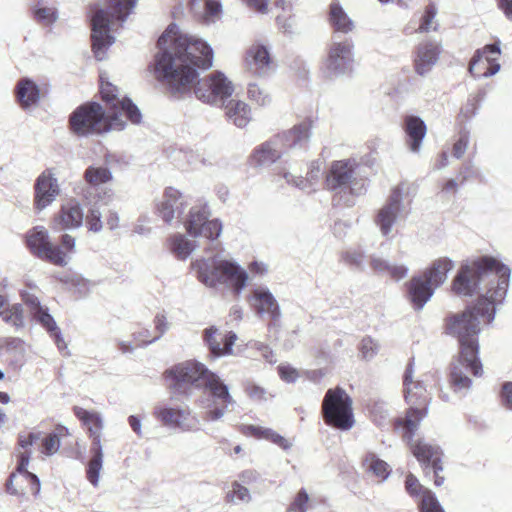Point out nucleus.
Here are the masks:
<instances>
[{
	"label": "nucleus",
	"mask_w": 512,
	"mask_h": 512,
	"mask_svg": "<svg viewBox=\"0 0 512 512\" xmlns=\"http://www.w3.org/2000/svg\"><path fill=\"white\" fill-rule=\"evenodd\" d=\"M359 349L362 357L370 360L378 353L379 345L371 337H365L362 339Z\"/></svg>",
	"instance_id": "obj_54"
},
{
	"label": "nucleus",
	"mask_w": 512,
	"mask_h": 512,
	"mask_svg": "<svg viewBox=\"0 0 512 512\" xmlns=\"http://www.w3.org/2000/svg\"><path fill=\"white\" fill-rule=\"evenodd\" d=\"M101 217L102 215L99 208L95 204L92 205L86 215V226L89 231L98 233L102 230L103 223Z\"/></svg>",
	"instance_id": "obj_47"
},
{
	"label": "nucleus",
	"mask_w": 512,
	"mask_h": 512,
	"mask_svg": "<svg viewBox=\"0 0 512 512\" xmlns=\"http://www.w3.org/2000/svg\"><path fill=\"white\" fill-rule=\"evenodd\" d=\"M108 115L109 117H118L121 120H123L122 116L125 115L133 124H139L142 119L140 110L128 97L122 98L118 105L108 112Z\"/></svg>",
	"instance_id": "obj_38"
},
{
	"label": "nucleus",
	"mask_w": 512,
	"mask_h": 512,
	"mask_svg": "<svg viewBox=\"0 0 512 512\" xmlns=\"http://www.w3.org/2000/svg\"><path fill=\"white\" fill-rule=\"evenodd\" d=\"M236 497L238 500L248 503L251 501V495L249 490L241 485L238 481H234L232 483V490L227 494V498H233Z\"/></svg>",
	"instance_id": "obj_55"
},
{
	"label": "nucleus",
	"mask_w": 512,
	"mask_h": 512,
	"mask_svg": "<svg viewBox=\"0 0 512 512\" xmlns=\"http://www.w3.org/2000/svg\"><path fill=\"white\" fill-rule=\"evenodd\" d=\"M137 0H109L108 10L97 9L91 18L92 50L98 61L105 59L107 49L115 42L110 34L111 18L124 22L131 14Z\"/></svg>",
	"instance_id": "obj_6"
},
{
	"label": "nucleus",
	"mask_w": 512,
	"mask_h": 512,
	"mask_svg": "<svg viewBox=\"0 0 512 512\" xmlns=\"http://www.w3.org/2000/svg\"><path fill=\"white\" fill-rule=\"evenodd\" d=\"M22 299L25 304L29 306L32 315H34L36 312H39L43 308L39 299L33 294L26 292L22 295Z\"/></svg>",
	"instance_id": "obj_63"
},
{
	"label": "nucleus",
	"mask_w": 512,
	"mask_h": 512,
	"mask_svg": "<svg viewBox=\"0 0 512 512\" xmlns=\"http://www.w3.org/2000/svg\"><path fill=\"white\" fill-rule=\"evenodd\" d=\"M42 433L40 431L37 432H29L27 435L20 434L18 437L19 445L23 449H27L32 446L35 442L41 439Z\"/></svg>",
	"instance_id": "obj_60"
},
{
	"label": "nucleus",
	"mask_w": 512,
	"mask_h": 512,
	"mask_svg": "<svg viewBox=\"0 0 512 512\" xmlns=\"http://www.w3.org/2000/svg\"><path fill=\"white\" fill-rule=\"evenodd\" d=\"M203 337L210 353L214 357H220L232 353L233 345L237 340V335L230 331L222 334L218 328L211 326L203 332Z\"/></svg>",
	"instance_id": "obj_21"
},
{
	"label": "nucleus",
	"mask_w": 512,
	"mask_h": 512,
	"mask_svg": "<svg viewBox=\"0 0 512 512\" xmlns=\"http://www.w3.org/2000/svg\"><path fill=\"white\" fill-rule=\"evenodd\" d=\"M222 5L218 0H206L203 14V21L206 24L213 23L220 17Z\"/></svg>",
	"instance_id": "obj_48"
},
{
	"label": "nucleus",
	"mask_w": 512,
	"mask_h": 512,
	"mask_svg": "<svg viewBox=\"0 0 512 512\" xmlns=\"http://www.w3.org/2000/svg\"><path fill=\"white\" fill-rule=\"evenodd\" d=\"M100 93L106 104V113L112 111L122 100L118 96V88L109 81H105L102 76L100 77Z\"/></svg>",
	"instance_id": "obj_40"
},
{
	"label": "nucleus",
	"mask_w": 512,
	"mask_h": 512,
	"mask_svg": "<svg viewBox=\"0 0 512 512\" xmlns=\"http://www.w3.org/2000/svg\"><path fill=\"white\" fill-rule=\"evenodd\" d=\"M155 330L158 332V335L155 336L148 342H144L145 344H151L159 340L169 329L170 325L167 321L166 316L163 313H158L154 319Z\"/></svg>",
	"instance_id": "obj_56"
},
{
	"label": "nucleus",
	"mask_w": 512,
	"mask_h": 512,
	"mask_svg": "<svg viewBox=\"0 0 512 512\" xmlns=\"http://www.w3.org/2000/svg\"><path fill=\"white\" fill-rule=\"evenodd\" d=\"M313 121L307 118L288 130L275 134L283 151L307 150L312 136Z\"/></svg>",
	"instance_id": "obj_15"
},
{
	"label": "nucleus",
	"mask_w": 512,
	"mask_h": 512,
	"mask_svg": "<svg viewBox=\"0 0 512 512\" xmlns=\"http://www.w3.org/2000/svg\"><path fill=\"white\" fill-rule=\"evenodd\" d=\"M359 163L355 158L334 160L325 177V188L332 193L336 204L352 207L355 198L367 192V180L359 177Z\"/></svg>",
	"instance_id": "obj_4"
},
{
	"label": "nucleus",
	"mask_w": 512,
	"mask_h": 512,
	"mask_svg": "<svg viewBox=\"0 0 512 512\" xmlns=\"http://www.w3.org/2000/svg\"><path fill=\"white\" fill-rule=\"evenodd\" d=\"M158 53L154 59L155 78L169 93L181 98L193 93L203 103L224 104L234 91L233 84L222 72H214L199 79L198 69H209L213 64V50L204 40L182 33L171 23L157 41Z\"/></svg>",
	"instance_id": "obj_2"
},
{
	"label": "nucleus",
	"mask_w": 512,
	"mask_h": 512,
	"mask_svg": "<svg viewBox=\"0 0 512 512\" xmlns=\"http://www.w3.org/2000/svg\"><path fill=\"white\" fill-rule=\"evenodd\" d=\"M84 179L91 186L84 193V197L88 199L87 194L91 193L92 189L112 180V172L107 167L89 166L84 172Z\"/></svg>",
	"instance_id": "obj_37"
},
{
	"label": "nucleus",
	"mask_w": 512,
	"mask_h": 512,
	"mask_svg": "<svg viewBox=\"0 0 512 512\" xmlns=\"http://www.w3.org/2000/svg\"><path fill=\"white\" fill-rule=\"evenodd\" d=\"M125 126L124 120L109 117L97 102L80 105L69 116V128L78 137L99 135L111 130L121 131Z\"/></svg>",
	"instance_id": "obj_7"
},
{
	"label": "nucleus",
	"mask_w": 512,
	"mask_h": 512,
	"mask_svg": "<svg viewBox=\"0 0 512 512\" xmlns=\"http://www.w3.org/2000/svg\"><path fill=\"white\" fill-rule=\"evenodd\" d=\"M169 246L178 259L185 260L198 247V244L196 240H189L185 235L177 233L170 237Z\"/></svg>",
	"instance_id": "obj_36"
},
{
	"label": "nucleus",
	"mask_w": 512,
	"mask_h": 512,
	"mask_svg": "<svg viewBox=\"0 0 512 512\" xmlns=\"http://www.w3.org/2000/svg\"><path fill=\"white\" fill-rule=\"evenodd\" d=\"M362 463L367 471L372 472L382 480L387 479L390 474L389 465L373 452H367L363 457Z\"/></svg>",
	"instance_id": "obj_39"
},
{
	"label": "nucleus",
	"mask_w": 512,
	"mask_h": 512,
	"mask_svg": "<svg viewBox=\"0 0 512 512\" xmlns=\"http://www.w3.org/2000/svg\"><path fill=\"white\" fill-rule=\"evenodd\" d=\"M406 403L409 405L405 419L397 420L399 426L405 429L404 438L411 441L422 419L428 414L430 398L423 382L416 381L412 387L404 390Z\"/></svg>",
	"instance_id": "obj_10"
},
{
	"label": "nucleus",
	"mask_w": 512,
	"mask_h": 512,
	"mask_svg": "<svg viewBox=\"0 0 512 512\" xmlns=\"http://www.w3.org/2000/svg\"><path fill=\"white\" fill-rule=\"evenodd\" d=\"M169 388L176 394L190 395L193 389L209 393L212 400H200L206 409L203 419L208 422L220 420L228 406L235 403L228 386L213 371L197 360L178 363L164 372Z\"/></svg>",
	"instance_id": "obj_3"
},
{
	"label": "nucleus",
	"mask_w": 512,
	"mask_h": 512,
	"mask_svg": "<svg viewBox=\"0 0 512 512\" xmlns=\"http://www.w3.org/2000/svg\"><path fill=\"white\" fill-rule=\"evenodd\" d=\"M84 213L80 204L70 203L62 206L59 215L55 218V227L59 229H75L83 224Z\"/></svg>",
	"instance_id": "obj_31"
},
{
	"label": "nucleus",
	"mask_w": 512,
	"mask_h": 512,
	"mask_svg": "<svg viewBox=\"0 0 512 512\" xmlns=\"http://www.w3.org/2000/svg\"><path fill=\"white\" fill-rule=\"evenodd\" d=\"M469 141L470 132L466 128L461 129L459 131L458 139L453 145L452 155L455 158L460 159L465 154L469 145Z\"/></svg>",
	"instance_id": "obj_49"
},
{
	"label": "nucleus",
	"mask_w": 512,
	"mask_h": 512,
	"mask_svg": "<svg viewBox=\"0 0 512 512\" xmlns=\"http://www.w3.org/2000/svg\"><path fill=\"white\" fill-rule=\"evenodd\" d=\"M225 115L238 128H244L251 120V109L241 100L231 99L225 105Z\"/></svg>",
	"instance_id": "obj_32"
},
{
	"label": "nucleus",
	"mask_w": 512,
	"mask_h": 512,
	"mask_svg": "<svg viewBox=\"0 0 512 512\" xmlns=\"http://www.w3.org/2000/svg\"><path fill=\"white\" fill-rule=\"evenodd\" d=\"M441 54V45L436 41L426 40L418 44L414 52L413 66L417 75H428L437 64Z\"/></svg>",
	"instance_id": "obj_19"
},
{
	"label": "nucleus",
	"mask_w": 512,
	"mask_h": 512,
	"mask_svg": "<svg viewBox=\"0 0 512 512\" xmlns=\"http://www.w3.org/2000/svg\"><path fill=\"white\" fill-rule=\"evenodd\" d=\"M342 259L347 265L355 269H358L360 271H363L365 269L366 254L361 247L350 248L346 250L342 254Z\"/></svg>",
	"instance_id": "obj_42"
},
{
	"label": "nucleus",
	"mask_w": 512,
	"mask_h": 512,
	"mask_svg": "<svg viewBox=\"0 0 512 512\" xmlns=\"http://www.w3.org/2000/svg\"><path fill=\"white\" fill-rule=\"evenodd\" d=\"M405 489L411 497H420L418 502L419 512H445L435 493L424 488L411 473L406 476Z\"/></svg>",
	"instance_id": "obj_20"
},
{
	"label": "nucleus",
	"mask_w": 512,
	"mask_h": 512,
	"mask_svg": "<svg viewBox=\"0 0 512 512\" xmlns=\"http://www.w3.org/2000/svg\"><path fill=\"white\" fill-rule=\"evenodd\" d=\"M403 129L410 150L414 153L419 152L427 132L424 120L419 116L408 115L404 119Z\"/></svg>",
	"instance_id": "obj_27"
},
{
	"label": "nucleus",
	"mask_w": 512,
	"mask_h": 512,
	"mask_svg": "<svg viewBox=\"0 0 512 512\" xmlns=\"http://www.w3.org/2000/svg\"><path fill=\"white\" fill-rule=\"evenodd\" d=\"M278 372H279L281 379L287 383H293L298 378L297 370L290 366H279Z\"/></svg>",
	"instance_id": "obj_62"
},
{
	"label": "nucleus",
	"mask_w": 512,
	"mask_h": 512,
	"mask_svg": "<svg viewBox=\"0 0 512 512\" xmlns=\"http://www.w3.org/2000/svg\"><path fill=\"white\" fill-rule=\"evenodd\" d=\"M33 317L47 330L50 336L54 338L55 344L59 350L62 351L67 348L62 333L47 308L43 307L39 312H36Z\"/></svg>",
	"instance_id": "obj_34"
},
{
	"label": "nucleus",
	"mask_w": 512,
	"mask_h": 512,
	"mask_svg": "<svg viewBox=\"0 0 512 512\" xmlns=\"http://www.w3.org/2000/svg\"><path fill=\"white\" fill-rule=\"evenodd\" d=\"M276 22L282 33L286 35H293L296 32V21L293 15H278Z\"/></svg>",
	"instance_id": "obj_53"
},
{
	"label": "nucleus",
	"mask_w": 512,
	"mask_h": 512,
	"mask_svg": "<svg viewBox=\"0 0 512 512\" xmlns=\"http://www.w3.org/2000/svg\"><path fill=\"white\" fill-rule=\"evenodd\" d=\"M501 396L504 406L512 410V382H506L503 385Z\"/></svg>",
	"instance_id": "obj_64"
},
{
	"label": "nucleus",
	"mask_w": 512,
	"mask_h": 512,
	"mask_svg": "<svg viewBox=\"0 0 512 512\" xmlns=\"http://www.w3.org/2000/svg\"><path fill=\"white\" fill-rule=\"evenodd\" d=\"M453 262L448 258H440L422 275L436 289L447 279V273L453 268Z\"/></svg>",
	"instance_id": "obj_33"
},
{
	"label": "nucleus",
	"mask_w": 512,
	"mask_h": 512,
	"mask_svg": "<svg viewBox=\"0 0 512 512\" xmlns=\"http://www.w3.org/2000/svg\"><path fill=\"white\" fill-rule=\"evenodd\" d=\"M3 320L14 327H22L24 324L23 315L18 306L13 307L8 313L3 314Z\"/></svg>",
	"instance_id": "obj_57"
},
{
	"label": "nucleus",
	"mask_w": 512,
	"mask_h": 512,
	"mask_svg": "<svg viewBox=\"0 0 512 512\" xmlns=\"http://www.w3.org/2000/svg\"><path fill=\"white\" fill-rule=\"evenodd\" d=\"M188 205V200L179 190L167 187L164 190L162 200L157 204L158 215L167 224L180 218Z\"/></svg>",
	"instance_id": "obj_17"
},
{
	"label": "nucleus",
	"mask_w": 512,
	"mask_h": 512,
	"mask_svg": "<svg viewBox=\"0 0 512 512\" xmlns=\"http://www.w3.org/2000/svg\"><path fill=\"white\" fill-rule=\"evenodd\" d=\"M61 192L53 169L47 168L39 174L34 183V208L40 212L50 206Z\"/></svg>",
	"instance_id": "obj_14"
},
{
	"label": "nucleus",
	"mask_w": 512,
	"mask_h": 512,
	"mask_svg": "<svg viewBox=\"0 0 512 512\" xmlns=\"http://www.w3.org/2000/svg\"><path fill=\"white\" fill-rule=\"evenodd\" d=\"M284 151L276 136L258 145L251 154V164L255 167H268L278 161Z\"/></svg>",
	"instance_id": "obj_25"
},
{
	"label": "nucleus",
	"mask_w": 512,
	"mask_h": 512,
	"mask_svg": "<svg viewBox=\"0 0 512 512\" xmlns=\"http://www.w3.org/2000/svg\"><path fill=\"white\" fill-rule=\"evenodd\" d=\"M103 467V456H92L88 462L86 476L88 481L97 487L99 484L100 472Z\"/></svg>",
	"instance_id": "obj_44"
},
{
	"label": "nucleus",
	"mask_w": 512,
	"mask_h": 512,
	"mask_svg": "<svg viewBox=\"0 0 512 512\" xmlns=\"http://www.w3.org/2000/svg\"><path fill=\"white\" fill-rule=\"evenodd\" d=\"M246 431L251 436H255L257 438H264L267 439L271 437L272 433L274 432L270 428H264L261 426H255V425H249L246 427Z\"/></svg>",
	"instance_id": "obj_61"
},
{
	"label": "nucleus",
	"mask_w": 512,
	"mask_h": 512,
	"mask_svg": "<svg viewBox=\"0 0 512 512\" xmlns=\"http://www.w3.org/2000/svg\"><path fill=\"white\" fill-rule=\"evenodd\" d=\"M6 353H10L18 360L23 356L24 343L19 338H8L5 340V345L1 347Z\"/></svg>",
	"instance_id": "obj_52"
},
{
	"label": "nucleus",
	"mask_w": 512,
	"mask_h": 512,
	"mask_svg": "<svg viewBox=\"0 0 512 512\" xmlns=\"http://www.w3.org/2000/svg\"><path fill=\"white\" fill-rule=\"evenodd\" d=\"M30 456V451H26L20 455V460L15 473L16 475L18 474L21 477L25 478L26 481H31L33 484H35V491H33V495L37 496L40 493L41 484L38 476L27 470V466L30 461Z\"/></svg>",
	"instance_id": "obj_41"
},
{
	"label": "nucleus",
	"mask_w": 512,
	"mask_h": 512,
	"mask_svg": "<svg viewBox=\"0 0 512 512\" xmlns=\"http://www.w3.org/2000/svg\"><path fill=\"white\" fill-rule=\"evenodd\" d=\"M309 495L307 491L302 488L296 494L294 500L287 508L286 512H307Z\"/></svg>",
	"instance_id": "obj_51"
},
{
	"label": "nucleus",
	"mask_w": 512,
	"mask_h": 512,
	"mask_svg": "<svg viewBox=\"0 0 512 512\" xmlns=\"http://www.w3.org/2000/svg\"><path fill=\"white\" fill-rule=\"evenodd\" d=\"M251 305L254 307L257 315L268 316L271 320L269 329L280 327L282 317L278 301L267 287H258L253 290L250 297Z\"/></svg>",
	"instance_id": "obj_16"
},
{
	"label": "nucleus",
	"mask_w": 512,
	"mask_h": 512,
	"mask_svg": "<svg viewBox=\"0 0 512 512\" xmlns=\"http://www.w3.org/2000/svg\"><path fill=\"white\" fill-rule=\"evenodd\" d=\"M29 10L33 19L43 26H51L59 18L58 8L52 0H34Z\"/></svg>",
	"instance_id": "obj_30"
},
{
	"label": "nucleus",
	"mask_w": 512,
	"mask_h": 512,
	"mask_svg": "<svg viewBox=\"0 0 512 512\" xmlns=\"http://www.w3.org/2000/svg\"><path fill=\"white\" fill-rule=\"evenodd\" d=\"M14 94L17 103L23 110L36 106L40 101V88L35 81L28 77L17 81Z\"/></svg>",
	"instance_id": "obj_26"
},
{
	"label": "nucleus",
	"mask_w": 512,
	"mask_h": 512,
	"mask_svg": "<svg viewBox=\"0 0 512 512\" xmlns=\"http://www.w3.org/2000/svg\"><path fill=\"white\" fill-rule=\"evenodd\" d=\"M245 392L254 401H264L266 400V391L264 388L254 384L247 383L245 386Z\"/></svg>",
	"instance_id": "obj_58"
},
{
	"label": "nucleus",
	"mask_w": 512,
	"mask_h": 512,
	"mask_svg": "<svg viewBox=\"0 0 512 512\" xmlns=\"http://www.w3.org/2000/svg\"><path fill=\"white\" fill-rule=\"evenodd\" d=\"M371 268L379 274H387L390 263L377 255L370 257Z\"/></svg>",
	"instance_id": "obj_59"
},
{
	"label": "nucleus",
	"mask_w": 512,
	"mask_h": 512,
	"mask_svg": "<svg viewBox=\"0 0 512 512\" xmlns=\"http://www.w3.org/2000/svg\"><path fill=\"white\" fill-rule=\"evenodd\" d=\"M354 42L350 37L332 35L327 44V54L322 64V72L327 79H337L351 75L354 70Z\"/></svg>",
	"instance_id": "obj_8"
},
{
	"label": "nucleus",
	"mask_w": 512,
	"mask_h": 512,
	"mask_svg": "<svg viewBox=\"0 0 512 512\" xmlns=\"http://www.w3.org/2000/svg\"><path fill=\"white\" fill-rule=\"evenodd\" d=\"M409 214L403 203L402 190L395 187L389 195L386 203L378 210L375 217V223L383 236H388L392 232L393 225L397 219Z\"/></svg>",
	"instance_id": "obj_13"
},
{
	"label": "nucleus",
	"mask_w": 512,
	"mask_h": 512,
	"mask_svg": "<svg viewBox=\"0 0 512 512\" xmlns=\"http://www.w3.org/2000/svg\"><path fill=\"white\" fill-rule=\"evenodd\" d=\"M500 53L501 49L499 42L488 44L484 46L482 49L476 50L469 64L470 74H473L475 65L479 63L483 58L486 59L487 56L493 57L494 55H499Z\"/></svg>",
	"instance_id": "obj_43"
},
{
	"label": "nucleus",
	"mask_w": 512,
	"mask_h": 512,
	"mask_svg": "<svg viewBox=\"0 0 512 512\" xmlns=\"http://www.w3.org/2000/svg\"><path fill=\"white\" fill-rule=\"evenodd\" d=\"M248 97L259 106H267L271 102V97L266 89L256 83L248 85Z\"/></svg>",
	"instance_id": "obj_46"
},
{
	"label": "nucleus",
	"mask_w": 512,
	"mask_h": 512,
	"mask_svg": "<svg viewBox=\"0 0 512 512\" xmlns=\"http://www.w3.org/2000/svg\"><path fill=\"white\" fill-rule=\"evenodd\" d=\"M154 415L165 426L179 428L182 431L194 430V425L188 422L189 409L172 408L166 405H159L155 408Z\"/></svg>",
	"instance_id": "obj_23"
},
{
	"label": "nucleus",
	"mask_w": 512,
	"mask_h": 512,
	"mask_svg": "<svg viewBox=\"0 0 512 512\" xmlns=\"http://www.w3.org/2000/svg\"><path fill=\"white\" fill-rule=\"evenodd\" d=\"M198 280L207 287L223 284L239 294L246 286L248 274L237 263L219 255L196 260L192 263Z\"/></svg>",
	"instance_id": "obj_5"
},
{
	"label": "nucleus",
	"mask_w": 512,
	"mask_h": 512,
	"mask_svg": "<svg viewBox=\"0 0 512 512\" xmlns=\"http://www.w3.org/2000/svg\"><path fill=\"white\" fill-rule=\"evenodd\" d=\"M437 10L433 4H429L425 7L424 13L420 19V24L417 29L419 32L435 31L437 24L434 22Z\"/></svg>",
	"instance_id": "obj_45"
},
{
	"label": "nucleus",
	"mask_w": 512,
	"mask_h": 512,
	"mask_svg": "<svg viewBox=\"0 0 512 512\" xmlns=\"http://www.w3.org/2000/svg\"><path fill=\"white\" fill-rule=\"evenodd\" d=\"M73 411L75 416L87 427L89 436L102 434L104 423L100 413L88 411L79 406H75Z\"/></svg>",
	"instance_id": "obj_35"
},
{
	"label": "nucleus",
	"mask_w": 512,
	"mask_h": 512,
	"mask_svg": "<svg viewBox=\"0 0 512 512\" xmlns=\"http://www.w3.org/2000/svg\"><path fill=\"white\" fill-rule=\"evenodd\" d=\"M282 178H284L287 184L292 185L294 187L299 188L300 190L306 192L314 191V184L319 180L321 175V167L318 161H313L309 165V170L307 172L306 178L302 176H296L292 174L290 171L283 169L278 173Z\"/></svg>",
	"instance_id": "obj_28"
},
{
	"label": "nucleus",
	"mask_w": 512,
	"mask_h": 512,
	"mask_svg": "<svg viewBox=\"0 0 512 512\" xmlns=\"http://www.w3.org/2000/svg\"><path fill=\"white\" fill-rule=\"evenodd\" d=\"M434 287L422 276H413L406 283V295L413 308L420 311L434 294Z\"/></svg>",
	"instance_id": "obj_22"
},
{
	"label": "nucleus",
	"mask_w": 512,
	"mask_h": 512,
	"mask_svg": "<svg viewBox=\"0 0 512 512\" xmlns=\"http://www.w3.org/2000/svg\"><path fill=\"white\" fill-rule=\"evenodd\" d=\"M511 271L496 259L484 256L462 265L452 283L459 296H472L480 285L488 281L490 288L473 306L444 319V333L457 340L459 354L450 365L449 382L456 393H466L472 385L470 375L481 376L479 334L481 319L490 324L496 306L502 304L508 291Z\"/></svg>",
	"instance_id": "obj_1"
},
{
	"label": "nucleus",
	"mask_w": 512,
	"mask_h": 512,
	"mask_svg": "<svg viewBox=\"0 0 512 512\" xmlns=\"http://www.w3.org/2000/svg\"><path fill=\"white\" fill-rule=\"evenodd\" d=\"M352 404V398L343 388L328 389L321 409L324 422L342 431L350 430L355 424Z\"/></svg>",
	"instance_id": "obj_9"
},
{
	"label": "nucleus",
	"mask_w": 512,
	"mask_h": 512,
	"mask_svg": "<svg viewBox=\"0 0 512 512\" xmlns=\"http://www.w3.org/2000/svg\"><path fill=\"white\" fill-rule=\"evenodd\" d=\"M27 246L36 257L46 260L54 265L65 266L68 263L66 254L60 247L54 246L48 231L43 226L31 229L27 234Z\"/></svg>",
	"instance_id": "obj_11"
},
{
	"label": "nucleus",
	"mask_w": 512,
	"mask_h": 512,
	"mask_svg": "<svg viewBox=\"0 0 512 512\" xmlns=\"http://www.w3.org/2000/svg\"><path fill=\"white\" fill-rule=\"evenodd\" d=\"M411 451L415 458L422 464L425 473H430V468L443 470L441 464L442 451L439 446L419 440L415 444H411Z\"/></svg>",
	"instance_id": "obj_24"
},
{
	"label": "nucleus",
	"mask_w": 512,
	"mask_h": 512,
	"mask_svg": "<svg viewBox=\"0 0 512 512\" xmlns=\"http://www.w3.org/2000/svg\"><path fill=\"white\" fill-rule=\"evenodd\" d=\"M61 446V441L57 438L56 434L49 433L42 439L40 445V452L46 456H52L58 452Z\"/></svg>",
	"instance_id": "obj_50"
},
{
	"label": "nucleus",
	"mask_w": 512,
	"mask_h": 512,
	"mask_svg": "<svg viewBox=\"0 0 512 512\" xmlns=\"http://www.w3.org/2000/svg\"><path fill=\"white\" fill-rule=\"evenodd\" d=\"M328 22L333 30L332 35H346L355 28L353 20L336 0H333L329 5Z\"/></svg>",
	"instance_id": "obj_29"
},
{
	"label": "nucleus",
	"mask_w": 512,
	"mask_h": 512,
	"mask_svg": "<svg viewBox=\"0 0 512 512\" xmlns=\"http://www.w3.org/2000/svg\"><path fill=\"white\" fill-rule=\"evenodd\" d=\"M245 65L252 75L268 76L273 70L269 48L258 41L253 43L246 51Z\"/></svg>",
	"instance_id": "obj_18"
},
{
	"label": "nucleus",
	"mask_w": 512,
	"mask_h": 512,
	"mask_svg": "<svg viewBox=\"0 0 512 512\" xmlns=\"http://www.w3.org/2000/svg\"><path fill=\"white\" fill-rule=\"evenodd\" d=\"M184 227L188 235L207 240L217 239L222 232V223L218 219L208 220L205 207H192L184 221Z\"/></svg>",
	"instance_id": "obj_12"
}]
</instances>
